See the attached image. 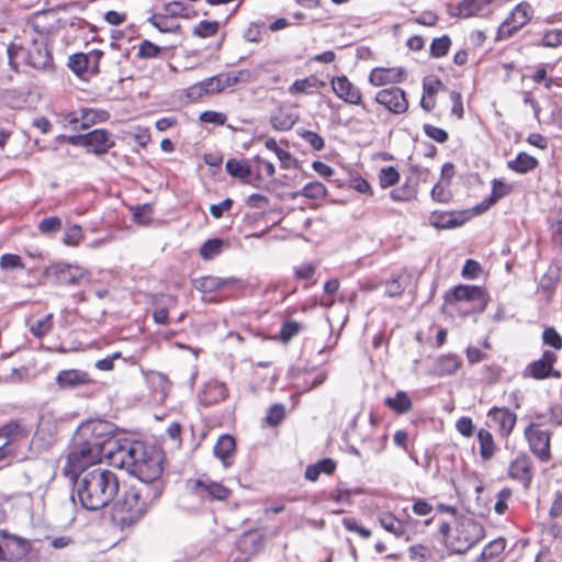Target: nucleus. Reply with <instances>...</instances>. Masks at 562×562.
Returning <instances> with one entry per match:
<instances>
[{
  "instance_id": "nucleus-1",
  "label": "nucleus",
  "mask_w": 562,
  "mask_h": 562,
  "mask_svg": "<svg viewBox=\"0 0 562 562\" xmlns=\"http://www.w3.org/2000/svg\"><path fill=\"white\" fill-rule=\"evenodd\" d=\"M120 483L114 472L101 467L83 472L76 477L75 493L88 510L108 506L119 492Z\"/></svg>"
},
{
  "instance_id": "nucleus-2",
  "label": "nucleus",
  "mask_w": 562,
  "mask_h": 562,
  "mask_svg": "<svg viewBox=\"0 0 562 562\" xmlns=\"http://www.w3.org/2000/svg\"><path fill=\"white\" fill-rule=\"evenodd\" d=\"M114 462L144 485L155 482L162 472L161 453L139 441L121 447L113 456Z\"/></svg>"
},
{
  "instance_id": "nucleus-3",
  "label": "nucleus",
  "mask_w": 562,
  "mask_h": 562,
  "mask_svg": "<svg viewBox=\"0 0 562 562\" xmlns=\"http://www.w3.org/2000/svg\"><path fill=\"white\" fill-rule=\"evenodd\" d=\"M158 497L159 492L148 485L131 486L114 504L113 521L121 529L135 526L145 517L149 507Z\"/></svg>"
},
{
  "instance_id": "nucleus-4",
  "label": "nucleus",
  "mask_w": 562,
  "mask_h": 562,
  "mask_svg": "<svg viewBox=\"0 0 562 562\" xmlns=\"http://www.w3.org/2000/svg\"><path fill=\"white\" fill-rule=\"evenodd\" d=\"M103 456L105 454L100 450V443L89 442L85 438L79 439L76 432L69 447L67 462L63 469L64 474L70 477L78 473L82 474L87 472V468L99 463Z\"/></svg>"
},
{
  "instance_id": "nucleus-5",
  "label": "nucleus",
  "mask_w": 562,
  "mask_h": 562,
  "mask_svg": "<svg viewBox=\"0 0 562 562\" xmlns=\"http://www.w3.org/2000/svg\"><path fill=\"white\" fill-rule=\"evenodd\" d=\"M7 53L9 65L15 71L20 60L35 69H46L52 65V55L43 38L32 40L26 46L10 44Z\"/></svg>"
},
{
  "instance_id": "nucleus-6",
  "label": "nucleus",
  "mask_w": 562,
  "mask_h": 562,
  "mask_svg": "<svg viewBox=\"0 0 562 562\" xmlns=\"http://www.w3.org/2000/svg\"><path fill=\"white\" fill-rule=\"evenodd\" d=\"M485 536L483 526L470 517L458 520L451 538L447 539V548L457 554H463Z\"/></svg>"
},
{
  "instance_id": "nucleus-7",
  "label": "nucleus",
  "mask_w": 562,
  "mask_h": 562,
  "mask_svg": "<svg viewBox=\"0 0 562 562\" xmlns=\"http://www.w3.org/2000/svg\"><path fill=\"white\" fill-rule=\"evenodd\" d=\"M250 77V71L245 69L238 71L222 72L201 81L199 85L191 87L190 95L201 97L202 93H218L224 91L226 88L234 87L238 82H248Z\"/></svg>"
},
{
  "instance_id": "nucleus-8",
  "label": "nucleus",
  "mask_w": 562,
  "mask_h": 562,
  "mask_svg": "<svg viewBox=\"0 0 562 562\" xmlns=\"http://www.w3.org/2000/svg\"><path fill=\"white\" fill-rule=\"evenodd\" d=\"M76 432L78 434L79 439L85 438L89 442L100 443V450L102 453H111V449H108V446L111 445L113 439V424L101 419L89 420L81 424Z\"/></svg>"
},
{
  "instance_id": "nucleus-9",
  "label": "nucleus",
  "mask_w": 562,
  "mask_h": 562,
  "mask_svg": "<svg viewBox=\"0 0 562 562\" xmlns=\"http://www.w3.org/2000/svg\"><path fill=\"white\" fill-rule=\"evenodd\" d=\"M530 451L541 461L548 462L551 459L550 440L551 432L541 429V424L531 422L524 431Z\"/></svg>"
},
{
  "instance_id": "nucleus-10",
  "label": "nucleus",
  "mask_w": 562,
  "mask_h": 562,
  "mask_svg": "<svg viewBox=\"0 0 562 562\" xmlns=\"http://www.w3.org/2000/svg\"><path fill=\"white\" fill-rule=\"evenodd\" d=\"M533 10L527 2L518 3L509 16L499 25L497 31V40H507L515 32L522 29L532 18Z\"/></svg>"
},
{
  "instance_id": "nucleus-11",
  "label": "nucleus",
  "mask_w": 562,
  "mask_h": 562,
  "mask_svg": "<svg viewBox=\"0 0 562 562\" xmlns=\"http://www.w3.org/2000/svg\"><path fill=\"white\" fill-rule=\"evenodd\" d=\"M60 285L81 286L91 282V272L80 266L57 263L50 268Z\"/></svg>"
},
{
  "instance_id": "nucleus-12",
  "label": "nucleus",
  "mask_w": 562,
  "mask_h": 562,
  "mask_svg": "<svg viewBox=\"0 0 562 562\" xmlns=\"http://www.w3.org/2000/svg\"><path fill=\"white\" fill-rule=\"evenodd\" d=\"M375 101L394 114H402L408 109L405 92L397 87L380 90L375 95Z\"/></svg>"
},
{
  "instance_id": "nucleus-13",
  "label": "nucleus",
  "mask_w": 562,
  "mask_h": 562,
  "mask_svg": "<svg viewBox=\"0 0 562 562\" xmlns=\"http://www.w3.org/2000/svg\"><path fill=\"white\" fill-rule=\"evenodd\" d=\"M333 92L344 102L352 105H363L362 93L346 76L333 77L330 80Z\"/></svg>"
},
{
  "instance_id": "nucleus-14",
  "label": "nucleus",
  "mask_w": 562,
  "mask_h": 562,
  "mask_svg": "<svg viewBox=\"0 0 562 562\" xmlns=\"http://www.w3.org/2000/svg\"><path fill=\"white\" fill-rule=\"evenodd\" d=\"M92 382L90 374L87 371L79 369H66L58 372L56 376V384L60 390L70 391Z\"/></svg>"
},
{
  "instance_id": "nucleus-15",
  "label": "nucleus",
  "mask_w": 562,
  "mask_h": 562,
  "mask_svg": "<svg viewBox=\"0 0 562 562\" xmlns=\"http://www.w3.org/2000/svg\"><path fill=\"white\" fill-rule=\"evenodd\" d=\"M557 361V356L552 351H544L542 357L528 364L524 371L525 376H530L536 380H542L552 374L553 363ZM559 376V372L553 373Z\"/></svg>"
},
{
  "instance_id": "nucleus-16",
  "label": "nucleus",
  "mask_w": 562,
  "mask_h": 562,
  "mask_svg": "<svg viewBox=\"0 0 562 562\" xmlns=\"http://www.w3.org/2000/svg\"><path fill=\"white\" fill-rule=\"evenodd\" d=\"M114 140L105 130H93L86 134V149L94 155H103L114 146Z\"/></svg>"
},
{
  "instance_id": "nucleus-17",
  "label": "nucleus",
  "mask_w": 562,
  "mask_h": 562,
  "mask_svg": "<svg viewBox=\"0 0 562 562\" xmlns=\"http://www.w3.org/2000/svg\"><path fill=\"white\" fill-rule=\"evenodd\" d=\"M487 416L497 426L502 437H508L510 435L517 420L516 414L506 407H492Z\"/></svg>"
},
{
  "instance_id": "nucleus-18",
  "label": "nucleus",
  "mask_w": 562,
  "mask_h": 562,
  "mask_svg": "<svg viewBox=\"0 0 562 562\" xmlns=\"http://www.w3.org/2000/svg\"><path fill=\"white\" fill-rule=\"evenodd\" d=\"M508 474L519 481L524 487H529L532 481V462L527 454H520L509 464Z\"/></svg>"
},
{
  "instance_id": "nucleus-19",
  "label": "nucleus",
  "mask_w": 562,
  "mask_h": 562,
  "mask_svg": "<svg viewBox=\"0 0 562 562\" xmlns=\"http://www.w3.org/2000/svg\"><path fill=\"white\" fill-rule=\"evenodd\" d=\"M192 483V490L195 493H206L210 497L217 501H225L229 497L231 491L223 484L212 481L210 477L202 476L194 480Z\"/></svg>"
},
{
  "instance_id": "nucleus-20",
  "label": "nucleus",
  "mask_w": 562,
  "mask_h": 562,
  "mask_svg": "<svg viewBox=\"0 0 562 562\" xmlns=\"http://www.w3.org/2000/svg\"><path fill=\"white\" fill-rule=\"evenodd\" d=\"M482 289L475 285H458L445 296L446 304L482 301Z\"/></svg>"
},
{
  "instance_id": "nucleus-21",
  "label": "nucleus",
  "mask_w": 562,
  "mask_h": 562,
  "mask_svg": "<svg viewBox=\"0 0 562 562\" xmlns=\"http://www.w3.org/2000/svg\"><path fill=\"white\" fill-rule=\"evenodd\" d=\"M228 396V391L224 383L210 381L204 385L200 393V403L204 406L215 405Z\"/></svg>"
},
{
  "instance_id": "nucleus-22",
  "label": "nucleus",
  "mask_w": 562,
  "mask_h": 562,
  "mask_svg": "<svg viewBox=\"0 0 562 562\" xmlns=\"http://www.w3.org/2000/svg\"><path fill=\"white\" fill-rule=\"evenodd\" d=\"M492 0H463L457 8L452 15L461 19L471 16L484 15L488 10V4Z\"/></svg>"
},
{
  "instance_id": "nucleus-23",
  "label": "nucleus",
  "mask_w": 562,
  "mask_h": 562,
  "mask_svg": "<svg viewBox=\"0 0 562 562\" xmlns=\"http://www.w3.org/2000/svg\"><path fill=\"white\" fill-rule=\"evenodd\" d=\"M404 70L401 68H374L369 76L371 85L379 87L403 80Z\"/></svg>"
},
{
  "instance_id": "nucleus-24",
  "label": "nucleus",
  "mask_w": 562,
  "mask_h": 562,
  "mask_svg": "<svg viewBox=\"0 0 562 562\" xmlns=\"http://www.w3.org/2000/svg\"><path fill=\"white\" fill-rule=\"evenodd\" d=\"M235 448L236 442L234 437L231 435H222L217 439L213 452L214 456L222 461L223 465L227 468L231 464V458L235 452Z\"/></svg>"
},
{
  "instance_id": "nucleus-25",
  "label": "nucleus",
  "mask_w": 562,
  "mask_h": 562,
  "mask_svg": "<svg viewBox=\"0 0 562 562\" xmlns=\"http://www.w3.org/2000/svg\"><path fill=\"white\" fill-rule=\"evenodd\" d=\"M102 55L100 50H94L89 55L82 53L74 54L69 57L68 66L76 74H82L92 63L97 66Z\"/></svg>"
},
{
  "instance_id": "nucleus-26",
  "label": "nucleus",
  "mask_w": 562,
  "mask_h": 562,
  "mask_svg": "<svg viewBox=\"0 0 562 562\" xmlns=\"http://www.w3.org/2000/svg\"><path fill=\"white\" fill-rule=\"evenodd\" d=\"M297 115L284 106H279L271 115V126L277 131H289L296 123Z\"/></svg>"
},
{
  "instance_id": "nucleus-27",
  "label": "nucleus",
  "mask_w": 562,
  "mask_h": 562,
  "mask_svg": "<svg viewBox=\"0 0 562 562\" xmlns=\"http://www.w3.org/2000/svg\"><path fill=\"white\" fill-rule=\"evenodd\" d=\"M325 86L323 80H319L316 76H310L303 79L295 80L289 87V93L292 95L299 94H312L318 88Z\"/></svg>"
},
{
  "instance_id": "nucleus-28",
  "label": "nucleus",
  "mask_w": 562,
  "mask_h": 562,
  "mask_svg": "<svg viewBox=\"0 0 562 562\" xmlns=\"http://www.w3.org/2000/svg\"><path fill=\"white\" fill-rule=\"evenodd\" d=\"M513 191V186L504 182L503 180L494 179L492 181L491 195L477 206L480 212L486 211L490 206L496 203L499 199L508 195Z\"/></svg>"
},
{
  "instance_id": "nucleus-29",
  "label": "nucleus",
  "mask_w": 562,
  "mask_h": 562,
  "mask_svg": "<svg viewBox=\"0 0 562 562\" xmlns=\"http://www.w3.org/2000/svg\"><path fill=\"white\" fill-rule=\"evenodd\" d=\"M378 520L385 531L394 535L396 538H401L406 531V524L390 512L380 513Z\"/></svg>"
},
{
  "instance_id": "nucleus-30",
  "label": "nucleus",
  "mask_w": 562,
  "mask_h": 562,
  "mask_svg": "<svg viewBox=\"0 0 562 562\" xmlns=\"http://www.w3.org/2000/svg\"><path fill=\"white\" fill-rule=\"evenodd\" d=\"M20 543L13 539L0 533V562H13L23 552Z\"/></svg>"
},
{
  "instance_id": "nucleus-31",
  "label": "nucleus",
  "mask_w": 562,
  "mask_h": 562,
  "mask_svg": "<svg viewBox=\"0 0 562 562\" xmlns=\"http://www.w3.org/2000/svg\"><path fill=\"white\" fill-rule=\"evenodd\" d=\"M538 166V160L525 151L519 153L515 159L507 161L508 169L524 175L532 171Z\"/></svg>"
},
{
  "instance_id": "nucleus-32",
  "label": "nucleus",
  "mask_w": 562,
  "mask_h": 562,
  "mask_svg": "<svg viewBox=\"0 0 562 562\" xmlns=\"http://www.w3.org/2000/svg\"><path fill=\"white\" fill-rule=\"evenodd\" d=\"M262 546V537L254 532L244 533L238 541L239 551L248 557L258 553Z\"/></svg>"
},
{
  "instance_id": "nucleus-33",
  "label": "nucleus",
  "mask_w": 562,
  "mask_h": 562,
  "mask_svg": "<svg viewBox=\"0 0 562 562\" xmlns=\"http://www.w3.org/2000/svg\"><path fill=\"white\" fill-rule=\"evenodd\" d=\"M461 361L457 355L449 353L437 359L434 373L437 375L453 374L460 368Z\"/></svg>"
},
{
  "instance_id": "nucleus-34",
  "label": "nucleus",
  "mask_w": 562,
  "mask_h": 562,
  "mask_svg": "<svg viewBox=\"0 0 562 562\" xmlns=\"http://www.w3.org/2000/svg\"><path fill=\"white\" fill-rule=\"evenodd\" d=\"M235 282L234 279L207 276L195 280V288L202 292L210 293L224 286H232Z\"/></svg>"
},
{
  "instance_id": "nucleus-35",
  "label": "nucleus",
  "mask_w": 562,
  "mask_h": 562,
  "mask_svg": "<svg viewBox=\"0 0 562 562\" xmlns=\"http://www.w3.org/2000/svg\"><path fill=\"white\" fill-rule=\"evenodd\" d=\"M30 432V428L15 420H12L0 427V437L7 438L8 442L26 438Z\"/></svg>"
},
{
  "instance_id": "nucleus-36",
  "label": "nucleus",
  "mask_w": 562,
  "mask_h": 562,
  "mask_svg": "<svg viewBox=\"0 0 562 562\" xmlns=\"http://www.w3.org/2000/svg\"><path fill=\"white\" fill-rule=\"evenodd\" d=\"M109 113L104 110L81 108L80 109V128L86 130L95 123L104 122L109 119Z\"/></svg>"
},
{
  "instance_id": "nucleus-37",
  "label": "nucleus",
  "mask_w": 562,
  "mask_h": 562,
  "mask_svg": "<svg viewBox=\"0 0 562 562\" xmlns=\"http://www.w3.org/2000/svg\"><path fill=\"white\" fill-rule=\"evenodd\" d=\"M228 246L229 244L224 239L211 238L202 244L200 248V255L204 260H212L221 255L222 251Z\"/></svg>"
},
{
  "instance_id": "nucleus-38",
  "label": "nucleus",
  "mask_w": 562,
  "mask_h": 562,
  "mask_svg": "<svg viewBox=\"0 0 562 562\" xmlns=\"http://www.w3.org/2000/svg\"><path fill=\"white\" fill-rule=\"evenodd\" d=\"M384 403L397 414H405L412 408V401L404 391H397L393 397H386Z\"/></svg>"
},
{
  "instance_id": "nucleus-39",
  "label": "nucleus",
  "mask_w": 562,
  "mask_h": 562,
  "mask_svg": "<svg viewBox=\"0 0 562 562\" xmlns=\"http://www.w3.org/2000/svg\"><path fill=\"white\" fill-rule=\"evenodd\" d=\"M149 21L162 33H173L178 32L180 29L178 21L171 18V15H167L165 11H162V13L154 14Z\"/></svg>"
},
{
  "instance_id": "nucleus-40",
  "label": "nucleus",
  "mask_w": 562,
  "mask_h": 562,
  "mask_svg": "<svg viewBox=\"0 0 562 562\" xmlns=\"http://www.w3.org/2000/svg\"><path fill=\"white\" fill-rule=\"evenodd\" d=\"M417 193V184L407 179L403 186L392 190L390 195L395 202H408L416 199Z\"/></svg>"
},
{
  "instance_id": "nucleus-41",
  "label": "nucleus",
  "mask_w": 562,
  "mask_h": 562,
  "mask_svg": "<svg viewBox=\"0 0 562 562\" xmlns=\"http://www.w3.org/2000/svg\"><path fill=\"white\" fill-rule=\"evenodd\" d=\"M162 11L176 20L178 18L190 19L195 13L193 8L189 4H186L182 0H175L166 3Z\"/></svg>"
},
{
  "instance_id": "nucleus-42",
  "label": "nucleus",
  "mask_w": 562,
  "mask_h": 562,
  "mask_svg": "<svg viewBox=\"0 0 562 562\" xmlns=\"http://www.w3.org/2000/svg\"><path fill=\"white\" fill-rule=\"evenodd\" d=\"M56 123L63 128H70L79 131L80 128V109L77 111H60L56 112Z\"/></svg>"
},
{
  "instance_id": "nucleus-43",
  "label": "nucleus",
  "mask_w": 562,
  "mask_h": 562,
  "mask_svg": "<svg viewBox=\"0 0 562 562\" xmlns=\"http://www.w3.org/2000/svg\"><path fill=\"white\" fill-rule=\"evenodd\" d=\"M480 454L483 460H490L495 452V445L492 434L488 430L480 429L477 434Z\"/></svg>"
},
{
  "instance_id": "nucleus-44",
  "label": "nucleus",
  "mask_w": 562,
  "mask_h": 562,
  "mask_svg": "<svg viewBox=\"0 0 562 562\" xmlns=\"http://www.w3.org/2000/svg\"><path fill=\"white\" fill-rule=\"evenodd\" d=\"M226 171L235 178H239L243 181H247L250 177L251 170L246 161L236 159H229L226 162Z\"/></svg>"
},
{
  "instance_id": "nucleus-45",
  "label": "nucleus",
  "mask_w": 562,
  "mask_h": 562,
  "mask_svg": "<svg viewBox=\"0 0 562 562\" xmlns=\"http://www.w3.org/2000/svg\"><path fill=\"white\" fill-rule=\"evenodd\" d=\"M379 184L382 189L395 186L400 180V172L393 166L382 167L378 175Z\"/></svg>"
},
{
  "instance_id": "nucleus-46",
  "label": "nucleus",
  "mask_w": 562,
  "mask_h": 562,
  "mask_svg": "<svg viewBox=\"0 0 562 562\" xmlns=\"http://www.w3.org/2000/svg\"><path fill=\"white\" fill-rule=\"evenodd\" d=\"M506 548V541L504 538H497L490 543H487L482 553L481 558L485 561L493 560L499 557Z\"/></svg>"
},
{
  "instance_id": "nucleus-47",
  "label": "nucleus",
  "mask_w": 562,
  "mask_h": 562,
  "mask_svg": "<svg viewBox=\"0 0 562 562\" xmlns=\"http://www.w3.org/2000/svg\"><path fill=\"white\" fill-rule=\"evenodd\" d=\"M53 328V314L45 315L43 318L35 321L31 326V333L36 337H43Z\"/></svg>"
},
{
  "instance_id": "nucleus-48",
  "label": "nucleus",
  "mask_w": 562,
  "mask_h": 562,
  "mask_svg": "<svg viewBox=\"0 0 562 562\" xmlns=\"http://www.w3.org/2000/svg\"><path fill=\"white\" fill-rule=\"evenodd\" d=\"M450 184L438 181L431 189V199L439 203H449L452 199V193L449 190Z\"/></svg>"
},
{
  "instance_id": "nucleus-49",
  "label": "nucleus",
  "mask_w": 562,
  "mask_h": 562,
  "mask_svg": "<svg viewBox=\"0 0 562 562\" xmlns=\"http://www.w3.org/2000/svg\"><path fill=\"white\" fill-rule=\"evenodd\" d=\"M218 22L216 21H201L193 30V34L199 37H211L218 31Z\"/></svg>"
},
{
  "instance_id": "nucleus-50",
  "label": "nucleus",
  "mask_w": 562,
  "mask_h": 562,
  "mask_svg": "<svg viewBox=\"0 0 562 562\" xmlns=\"http://www.w3.org/2000/svg\"><path fill=\"white\" fill-rule=\"evenodd\" d=\"M451 41L447 35L435 38L430 45L431 56L439 58L447 55Z\"/></svg>"
},
{
  "instance_id": "nucleus-51",
  "label": "nucleus",
  "mask_w": 562,
  "mask_h": 562,
  "mask_svg": "<svg viewBox=\"0 0 562 562\" xmlns=\"http://www.w3.org/2000/svg\"><path fill=\"white\" fill-rule=\"evenodd\" d=\"M326 192L327 190L323 183L311 182L302 189L301 194L312 200H318L324 198L326 195Z\"/></svg>"
},
{
  "instance_id": "nucleus-52",
  "label": "nucleus",
  "mask_w": 562,
  "mask_h": 562,
  "mask_svg": "<svg viewBox=\"0 0 562 562\" xmlns=\"http://www.w3.org/2000/svg\"><path fill=\"white\" fill-rule=\"evenodd\" d=\"M430 221L434 226L439 228H452L461 224L456 218H453L452 214L434 213Z\"/></svg>"
},
{
  "instance_id": "nucleus-53",
  "label": "nucleus",
  "mask_w": 562,
  "mask_h": 562,
  "mask_svg": "<svg viewBox=\"0 0 562 562\" xmlns=\"http://www.w3.org/2000/svg\"><path fill=\"white\" fill-rule=\"evenodd\" d=\"M161 49L160 46L145 40L139 44L137 55L142 58H155L160 54Z\"/></svg>"
},
{
  "instance_id": "nucleus-54",
  "label": "nucleus",
  "mask_w": 562,
  "mask_h": 562,
  "mask_svg": "<svg viewBox=\"0 0 562 562\" xmlns=\"http://www.w3.org/2000/svg\"><path fill=\"white\" fill-rule=\"evenodd\" d=\"M82 229L79 225H72L65 231L64 244L68 246H77L82 239Z\"/></svg>"
},
{
  "instance_id": "nucleus-55",
  "label": "nucleus",
  "mask_w": 562,
  "mask_h": 562,
  "mask_svg": "<svg viewBox=\"0 0 562 562\" xmlns=\"http://www.w3.org/2000/svg\"><path fill=\"white\" fill-rule=\"evenodd\" d=\"M342 525L348 531L356 532L363 539H369L372 535L370 529L360 526L355 518H345Z\"/></svg>"
},
{
  "instance_id": "nucleus-56",
  "label": "nucleus",
  "mask_w": 562,
  "mask_h": 562,
  "mask_svg": "<svg viewBox=\"0 0 562 562\" xmlns=\"http://www.w3.org/2000/svg\"><path fill=\"white\" fill-rule=\"evenodd\" d=\"M542 339L546 345L553 347L559 350L562 348V337L552 327L546 328L542 334Z\"/></svg>"
},
{
  "instance_id": "nucleus-57",
  "label": "nucleus",
  "mask_w": 562,
  "mask_h": 562,
  "mask_svg": "<svg viewBox=\"0 0 562 562\" xmlns=\"http://www.w3.org/2000/svg\"><path fill=\"white\" fill-rule=\"evenodd\" d=\"M61 228V220L56 216L46 217L38 224V229L43 234H50L58 232Z\"/></svg>"
},
{
  "instance_id": "nucleus-58",
  "label": "nucleus",
  "mask_w": 562,
  "mask_h": 562,
  "mask_svg": "<svg viewBox=\"0 0 562 562\" xmlns=\"http://www.w3.org/2000/svg\"><path fill=\"white\" fill-rule=\"evenodd\" d=\"M0 267L4 270L23 269L21 257L13 254H4L0 258Z\"/></svg>"
},
{
  "instance_id": "nucleus-59",
  "label": "nucleus",
  "mask_w": 562,
  "mask_h": 562,
  "mask_svg": "<svg viewBox=\"0 0 562 562\" xmlns=\"http://www.w3.org/2000/svg\"><path fill=\"white\" fill-rule=\"evenodd\" d=\"M562 44V35H561V32L560 30H552V31H549L547 32L539 45L543 46V47H557L559 45Z\"/></svg>"
},
{
  "instance_id": "nucleus-60",
  "label": "nucleus",
  "mask_w": 562,
  "mask_h": 562,
  "mask_svg": "<svg viewBox=\"0 0 562 562\" xmlns=\"http://www.w3.org/2000/svg\"><path fill=\"white\" fill-rule=\"evenodd\" d=\"M284 414H285L284 406L281 404H274L269 409V413L267 416V423L270 426H277L284 418Z\"/></svg>"
},
{
  "instance_id": "nucleus-61",
  "label": "nucleus",
  "mask_w": 562,
  "mask_h": 562,
  "mask_svg": "<svg viewBox=\"0 0 562 562\" xmlns=\"http://www.w3.org/2000/svg\"><path fill=\"white\" fill-rule=\"evenodd\" d=\"M265 146L270 151L274 153L276 156L279 158V160L283 164H285L288 160L291 159V155L289 151L282 149L279 147L277 140L274 138H268L265 142Z\"/></svg>"
},
{
  "instance_id": "nucleus-62",
  "label": "nucleus",
  "mask_w": 562,
  "mask_h": 562,
  "mask_svg": "<svg viewBox=\"0 0 562 562\" xmlns=\"http://www.w3.org/2000/svg\"><path fill=\"white\" fill-rule=\"evenodd\" d=\"M424 132L428 137L441 144L448 139V133L445 130L430 124L424 125Z\"/></svg>"
},
{
  "instance_id": "nucleus-63",
  "label": "nucleus",
  "mask_w": 562,
  "mask_h": 562,
  "mask_svg": "<svg viewBox=\"0 0 562 562\" xmlns=\"http://www.w3.org/2000/svg\"><path fill=\"white\" fill-rule=\"evenodd\" d=\"M302 138L313 149L321 150L324 147V139L317 133L313 131H304L301 133Z\"/></svg>"
},
{
  "instance_id": "nucleus-64",
  "label": "nucleus",
  "mask_w": 562,
  "mask_h": 562,
  "mask_svg": "<svg viewBox=\"0 0 562 562\" xmlns=\"http://www.w3.org/2000/svg\"><path fill=\"white\" fill-rule=\"evenodd\" d=\"M512 496V492L509 488H503L497 493V501L495 503L494 509L497 514L503 515L507 509V501Z\"/></svg>"
}]
</instances>
